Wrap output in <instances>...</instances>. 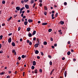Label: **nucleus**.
<instances>
[{"label": "nucleus", "instance_id": "29", "mask_svg": "<svg viewBox=\"0 0 78 78\" xmlns=\"http://www.w3.org/2000/svg\"><path fill=\"white\" fill-rule=\"evenodd\" d=\"M4 74H5L4 72H2L0 73V75H3Z\"/></svg>", "mask_w": 78, "mask_h": 78}, {"label": "nucleus", "instance_id": "21", "mask_svg": "<svg viewBox=\"0 0 78 78\" xmlns=\"http://www.w3.org/2000/svg\"><path fill=\"white\" fill-rule=\"evenodd\" d=\"M44 9L45 10H47V9H48L47 8V7L46 6H45L44 7Z\"/></svg>", "mask_w": 78, "mask_h": 78}, {"label": "nucleus", "instance_id": "39", "mask_svg": "<svg viewBox=\"0 0 78 78\" xmlns=\"http://www.w3.org/2000/svg\"><path fill=\"white\" fill-rule=\"evenodd\" d=\"M58 13H56L55 15V17H56L57 16H58Z\"/></svg>", "mask_w": 78, "mask_h": 78}, {"label": "nucleus", "instance_id": "20", "mask_svg": "<svg viewBox=\"0 0 78 78\" xmlns=\"http://www.w3.org/2000/svg\"><path fill=\"white\" fill-rule=\"evenodd\" d=\"M35 73H37V69H36L34 71Z\"/></svg>", "mask_w": 78, "mask_h": 78}, {"label": "nucleus", "instance_id": "16", "mask_svg": "<svg viewBox=\"0 0 78 78\" xmlns=\"http://www.w3.org/2000/svg\"><path fill=\"white\" fill-rule=\"evenodd\" d=\"M24 24L25 25H27V24H28V21H26L24 22Z\"/></svg>", "mask_w": 78, "mask_h": 78}, {"label": "nucleus", "instance_id": "10", "mask_svg": "<svg viewBox=\"0 0 78 78\" xmlns=\"http://www.w3.org/2000/svg\"><path fill=\"white\" fill-rule=\"evenodd\" d=\"M64 75L65 77H66V76H67V71H65L64 72Z\"/></svg>", "mask_w": 78, "mask_h": 78}, {"label": "nucleus", "instance_id": "36", "mask_svg": "<svg viewBox=\"0 0 78 78\" xmlns=\"http://www.w3.org/2000/svg\"><path fill=\"white\" fill-rule=\"evenodd\" d=\"M24 1L25 3H27V2H28V0H24Z\"/></svg>", "mask_w": 78, "mask_h": 78}, {"label": "nucleus", "instance_id": "8", "mask_svg": "<svg viewBox=\"0 0 78 78\" xmlns=\"http://www.w3.org/2000/svg\"><path fill=\"white\" fill-rule=\"evenodd\" d=\"M28 22H29V23H31V22H33V20L31 19H29L28 20Z\"/></svg>", "mask_w": 78, "mask_h": 78}, {"label": "nucleus", "instance_id": "40", "mask_svg": "<svg viewBox=\"0 0 78 78\" xmlns=\"http://www.w3.org/2000/svg\"><path fill=\"white\" fill-rule=\"evenodd\" d=\"M14 18H16V17H17V15H14Z\"/></svg>", "mask_w": 78, "mask_h": 78}, {"label": "nucleus", "instance_id": "56", "mask_svg": "<svg viewBox=\"0 0 78 78\" xmlns=\"http://www.w3.org/2000/svg\"><path fill=\"white\" fill-rule=\"evenodd\" d=\"M21 17H23V14L22 13L21 15Z\"/></svg>", "mask_w": 78, "mask_h": 78}, {"label": "nucleus", "instance_id": "50", "mask_svg": "<svg viewBox=\"0 0 78 78\" xmlns=\"http://www.w3.org/2000/svg\"><path fill=\"white\" fill-rule=\"evenodd\" d=\"M21 3L23 4V3H24V1H23V0H22L21 1Z\"/></svg>", "mask_w": 78, "mask_h": 78}, {"label": "nucleus", "instance_id": "12", "mask_svg": "<svg viewBox=\"0 0 78 78\" xmlns=\"http://www.w3.org/2000/svg\"><path fill=\"white\" fill-rule=\"evenodd\" d=\"M28 36L30 37H32V34L31 33L29 34H28Z\"/></svg>", "mask_w": 78, "mask_h": 78}, {"label": "nucleus", "instance_id": "64", "mask_svg": "<svg viewBox=\"0 0 78 78\" xmlns=\"http://www.w3.org/2000/svg\"><path fill=\"white\" fill-rule=\"evenodd\" d=\"M73 61H76V59H75V58H73Z\"/></svg>", "mask_w": 78, "mask_h": 78}, {"label": "nucleus", "instance_id": "33", "mask_svg": "<svg viewBox=\"0 0 78 78\" xmlns=\"http://www.w3.org/2000/svg\"><path fill=\"white\" fill-rule=\"evenodd\" d=\"M2 4H5V1L4 0L2 1Z\"/></svg>", "mask_w": 78, "mask_h": 78}, {"label": "nucleus", "instance_id": "19", "mask_svg": "<svg viewBox=\"0 0 78 78\" xmlns=\"http://www.w3.org/2000/svg\"><path fill=\"white\" fill-rule=\"evenodd\" d=\"M43 44H44V45H46L47 44V42L46 41H44L43 42Z\"/></svg>", "mask_w": 78, "mask_h": 78}, {"label": "nucleus", "instance_id": "25", "mask_svg": "<svg viewBox=\"0 0 78 78\" xmlns=\"http://www.w3.org/2000/svg\"><path fill=\"white\" fill-rule=\"evenodd\" d=\"M34 66H32L31 67V69H32V70H34Z\"/></svg>", "mask_w": 78, "mask_h": 78}, {"label": "nucleus", "instance_id": "5", "mask_svg": "<svg viewBox=\"0 0 78 78\" xmlns=\"http://www.w3.org/2000/svg\"><path fill=\"white\" fill-rule=\"evenodd\" d=\"M11 38L10 37L8 40V42H9V43H11Z\"/></svg>", "mask_w": 78, "mask_h": 78}, {"label": "nucleus", "instance_id": "46", "mask_svg": "<svg viewBox=\"0 0 78 78\" xmlns=\"http://www.w3.org/2000/svg\"><path fill=\"white\" fill-rule=\"evenodd\" d=\"M23 19H25L26 18V16H23Z\"/></svg>", "mask_w": 78, "mask_h": 78}, {"label": "nucleus", "instance_id": "61", "mask_svg": "<svg viewBox=\"0 0 78 78\" xmlns=\"http://www.w3.org/2000/svg\"><path fill=\"white\" fill-rule=\"evenodd\" d=\"M27 12L28 13H29L30 12V10H27Z\"/></svg>", "mask_w": 78, "mask_h": 78}, {"label": "nucleus", "instance_id": "26", "mask_svg": "<svg viewBox=\"0 0 78 78\" xmlns=\"http://www.w3.org/2000/svg\"><path fill=\"white\" fill-rule=\"evenodd\" d=\"M51 31H52V29H49L48 30V32H51Z\"/></svg>", "mask_w": 78, "mask_h": 78}, {"label": "nucleus", "instance_id": "27", "mask_svg": "<svg viewBox=\"0 0 78 78\" xmlns=\"http://www.w3.org/2000/svg\"><path fill=\"white\" fill-rule=\"evenodd\" d=\"M3 37V36L2 35H1L0 36V39L1 40H2V38Z\"/></svg>", "mask_w": 78, "mask_h": 78}, {"label": "nucleus", "instance_id": "6", "mask_svg": "<svg viewBox=\"0 0 78 78\" xmlns=\"http://www.w3.org/2000/svg\"><path fill=\"white\" fill-rule=\"evenodd\" d=\"M36 61H34L33 62V66H36Z\"/></svg>", "mask_w": 78, "mask_h": 78}, {"label": "nucleus", "instance_id": "28", "mask_svg": "<svg viewBox=\"0 0 78 78\" xmlns=\"http://www.w3.org/2000/svg\"><path fill=\"white\" fill-rule=\"evenodd\" d=\"M29 43V44L30 45H32V42H31V41H30Z\"/></svg>", "mask_w": 78, "mask_h": 78}, {"label": "nucleus", "instance_id": "62", "mask_svg": "<svg viewBox=\"0 0 78 78\" xmlns=\"http://www.w3.org/2000/svg\"><path fill=\"white\" fill-rule=\"evenodd\" d=\"M62 60H64L65 59V58L64 57L62 58Z\"/></svg>", "mask_w": 78, "mask_h": 78}, {"label": "nucleus", "instance_id": "41", "mask_svg": "<svg viewBox=\"0 0 78 78\" xmlns=\"http://www.w3.org/2000/svg\"><path fill=\"white\" fill-rule=\"evenodd\" d=\"M49 64L51 66L52 65V62H49Z\"/></svg>", "mask_w": 78, "mask_h": 78}, {"label": "nucleus", "instance_id": "2", "mask_svg": "<svg viewBox=\"0 0 78 78\" xmlns=\"http://www.w3.org/2000/svg\"><path fill=\"white\" fill-rule=\"evenodd\" d=\"M12 52L13 53H14V55H16V50H13Z\"/></svg>", "mask_w": 78, "mask_h": 78}, {"label": "nucleus", "instance_id": "44", "mask_svg": "<svg viewBox=\"0 0 78 78\" xmlns=\"http://www.w3.org/2000/svg\"><path fill=\"white\" fill-rule=\"evenodd\" d=\"M39 2L40 3H42V0H39Z\"/></svg>", "mask_w": 78, "mask_h": 78}, {"label": "nucleus", "instance_id": "17", "mask_svg": "<svg viewBox=\"0 0 78 78\" xmlns=\"http://www.w3.org/2000/svg\"><path fill=\"white\" fill-rule=\"evenodd\" d=\"M64 21H60V24L61 25H63L64 24Z\"/></svg>", "mask_w": 78, "mask_h": 78}, {"label": "nucleus", "instance_id": "49", "mask_svg": "<svg viewBox=\"0 0 78 78\" xmlns=\"http://www.w3.org/2000/svg\"><path fill=\"white\" fill-rule=\"evenodd\" d=\"M20 14H22V11L20 10Z\"/></svg>", "mask_w": 78, "mask_h": 78}, {"label": "nucleus", "instance_id": "58", "mask_svg": "<svg viewBox=\"0 0 78 78\" xmlns=\"http://www.w3.org/2000/svg\"><path fill=\"white\" fill-rule=\"evenodd\" d=\"M10 78V76H7V78Z\"/></svg>", "mask_w": 78, "mask_h": 78}, {"label": "nucleus", "instance_id": "63", "mask_svg": "<svg viewBox=\"0 0 78 78\" xmlns=\"http://www.w3.org/2000/svg\"><path fill=\"white\" fill-rule=\"evenodd\" d=\"M25 75V72H24L23 73V76H24Z\"/></svg>", "mask_w": 78, "mask_h": 78}, {"label": "nucleus", "instance_id": "11", "mask_svg": "<svg viewBox=\"0 0 78 78\" xmlns=\"http://www.w3.org/2000/svg\"><path fill=\"white\" fill-rule=\"evenodd\" d=\"M34 0H30V4H33L34 3Z\"/></svg>", "mask_w": 78, "mask_h": 78}, {"label": "nucleus", "instance_id": "9", "mask_svg": "<svg viewBox=\"0 0 78 78\" xmlns=\"http://www.w3.org/2000/svg\"><path fill=\"white\" fill-rule=\"evenodd\" d=\"M36 31L35 30L34 31L32 34L33 36H34V35H35L36 34Z\"/></svg>", "mask_w": 78, "mask_h": 78}, {"label": "nucleus", "instance_id": "3", "mask_svg": "<svg viewBox=\"0 0 78 78\" xmlns=\"http://www.w3.org/2000/svg\"><path fill=\"white\" fill-rule=\"evenodd\" d=\"M25 7L26 9H29V5H26Z\"/></svg>", "mask_w": 78, "mask_h": 78}, {"label": "nucleus", "instance_id": "32", "mask_svg": "<svg viewBox=\"0 0 78 78\" xmlns=\"http://www.w3.org/2000/svg\"><path fill=\"white\" fill-rule=\"evenodd\" d=\"M25 55H22V58H25Z\"/></svg>", "mask_w": 78, "mask_h": 78}, {"label": "nucleus", "instance_id": "30", "mask_svg": "<svg viewBox=\"0 0 78 78\" xmlns=\"http://www.w3.org/2000/svg\"><path fill=\"white\" fill-rule=\"evenodd\" d=\"M21 29V27H18V31H20V30Z\"/></svg>", "mask_w": 78, "mask_h": 78}, {"label": "nucleus", "instance_id": "57", "mask_svg": "<svg viewBox=\"0 0 78 78\" xmlns=\"http://www.w3.org/2000/svg\"><path fill=\"white\" fill-rule=\"evenodd\" d=\"M5 24L3 23L2 24V26H5Z\"/></svg>", "mask_w": 78, "mask_h": 78}, {"label": "nucleus", "instance_id": "60", "mask_svg": "<svg viewBox=\"0 0 78 78\" xmlns=\"http://www.w3.org/2000/svg\"><path fill=\"white\" fill-rule=\"evenodd\" d=\"M51 47L52 48H55V46H52Z\"/></svg>", "mask_w": 78, "mask_h": 78}, {"label": "nucleus", "instance_id": "45", "mask_svg": "<svg viewBox=\"0 0 78 78\" xmlns=\"http://www.w3.org/2000/svg\"><path fill=\"white\" fill-rule=\"evenodd\" d=\"M30 41V40H27V43H29Z\"/></svg>", "mask_w": 78, "mask_h": 78}, {"label": "nucleus", "instance_id": "14", "mask_svg": "<svg viewBox=\"0 0 78 78\" xmlns=\"http://www.w3.org/2000/svg\"><path fill=\"white\" fill-rule=\"evenodd\" d=\"M48 23H42V25H46Z\"/></svg>", "mask_w": 78, "mask_h": 78}, {"label": "nucleus", "instance_id": "38", "mask_svg": "<svg viewBox=\"0 0 78 78\" xmlns=\"http://www.w3.org/2000/svg\"><path fill=\"white\" fill-rule=\"evenodd\" d=\"M18 59H19V60H20V59H21V57H20V56H19L18 57Z\"/></svg>", "mask_w": 78, "mask_h": 78}, {"label": "nucleus", "instance_id": "37", "mask_svg": "<svg viewBox=\"0 0 78 78\" xmlns=\"http://www.w3.org/2000/svg\"><path fill=\"white\" fill-rule=\"evenodd\" d=\"M39 6H40V7H41V6H42V4L41 3H40Z\"/></svg>", "mask_w": 78, "mask_h": 78}, {"label": "nucleus", "instance_id": "42", "mask_svg": "<svg viewBox=\"0 0 78 78\" xmlns=\"http://www.w3.org/2000/svg\"><path fill=\"white\" fill-rule=\"evenodd\" d=\"M37 58H38V59H40V57L39 56H37Z\"/></svg>", "mask_w": 78, "mask_h": 78}, {"label": "nucleus", "instance_id": "23", "mask_svg": "<svg viewBox=\"0 0 78 78\" xmlns=\"http://www.w3.org/2000/svg\"><path fill=\"white\" fill-rule=\"evenodd\" d=\"M70 54H71V52L69 51L67 53L68 55H70Z\"/></svg>", "mask_w": 78, "mask_h": 78}, {"label": "nucleus", "instance_id": "18", "mask_svg": "<svg viewBox=\"0 0 78 78\" xmlns=\"http://www.w3.org/2000/svg\"><path fill=\"white\" fill-rule=\"evenodd\" d=\"M35 54H38L39 53V51L38 50H36L35 51Z\"/></svg>", "mask_w": 78, "mask_h": 78}, {"label": "nucleus", "instance_id": "51", "mask_svg": "<svg viewBox=\"0 0 78 78\" xmlns=\"http://www.w3.org/2000/svg\"><path fill=\"white\" fill-rule=\"evenodd\" d=\"M67 2H65L64 3V5H67Z\"/></svg>", "mask_w": 78, "mask_h": 78}, {"label": "nucleus", "instance_id": "15", "mask_svg": "<svg viewBox=\"0 0 78 78\" xmlns=\"http://www.w3.org/2000/svg\"><path fill=\"white\" fill-rule=\"evenodd\" d=\"M12 45L13 46V47H15V43L14 42H12Z\"/></svg>", "mask_w": 78, "mask_h": 78}, {"label": "nucleus", "instance_id": "47", "mask_svg": "<svg viewBox=\"0 0 78 78\" xmlns=\"http://www.w3.org/2000/svg\"><path fill=\"white\" fill-rule=\"evenodd\" d=\"M36 37H34L33 38V40H34V41H36Z\"/></svg>", "mask_w": 78, "mask_h": 78}, {"label": "nucleus", "instance_id": "54", "mask_svg": "<svg viewBox=\"0 0 78 78\" xmlns=\"http://www.w3.org/2000/svg\"><path fill=\"white\" fill-rule=\"evenodd\" d=\"M55 47H56L57 46V44H55L54 45Z\"/></svg>", "mask_w": 78, "mask_h": 78}, {"label": "nucleus", "instance_id": "31", "mask_svg": "<svg viewBox=\"0 0 78 78\" xmlns=\"http://www.w3.org/2000/svg\"><path fill=\"white\" fill-rule=\"evenodd\" d=\"M36 3H34V5H33V8H34V7L36 5Z\"/></svg>", "mask_w": 78, "mask_h": 78}, {"label": "nucleus", "instance_id": "13", "mask_svg": "<svg viewBox=\"0 0 78 78\" xmlns=\"http://www.w3.org/2000/svg\"><path fill=\"white\" fill-rule=\"evenodd\" d=\"M54 14H52L51 17H52V19H54L55 18V17H53V16H54Z\"/></svg>", "mask_w": 78, "mask_h": 78}, {"label": "nucleus", "instance_id": "59", "mask_svg": "<svg viewBox=\"0 0 78 78\" xmlns=\"http://www.w3.org/2000/svg\"><path fill=\"white\" fill-rule=\"evenodd\" d=\"M68 44H70V41H69L68 42Z\"/></svg>", "mask_w": 78, "mask_h": 78}, {"label": "nucleus", "instance_id": "34", "mask_svg": "<svg viewBox=\"0 0 78 78\" xmlns=\"http://www.w3.org/2000/svg\"><path fill=\"white\" fill-rule=\"evenodd\" d=\"M47 12H44V15H45V16H46L47 15Z\"/></svg>", "mask_w": 78, "mask_h": 78}, {"label": "nucleus", "instance_id": "1", "mask_svg": "<svg viewBox=\"0 0 78 78\" xmlns=\"http://www.w3.org/2000/svg\"><path fill=\"white\" fill-rule=\"evenodd\" d=\"M20 9V7L19 6H17L16 7V9L17 11H19Z\"/></svg>", "mask_w": 78, "mask_h": 78}, {"label": "nucleus", "instance_id": "52", "mask_svg": "<svg viewBox=\"0 0 78 78\" xmlns=\"http://www.w3.org/2000/svg\"><path fill=\"white\" fill-rule=\"evenodd\" d=\"M12 34V33H10V34H9V36H11Z\"/></svg>", "mask_w": 78, "mask_h": 78}, {"label": "nucleus", "instance_id": "35", "mask_svg": "<svg viewBox=\"0 0 78 78\" xmlns=\"http://www.w3.org/2000/svg\"><path fill=\"white\" fill-rule=\"evenodd\" d=\"M39 72H41V73H42V70L41 69H40L39 70Z\"/></svg>", "mask_w": 78, "mask_h": 78}, {"label": "nucleus", "instance_id": "53", "mask_svg": "<svg viewBox=\"0 0 78 78\" xmlns=\"http://www.w3.org/2000/svg\"><path fill=\"white\" fill-rule=\"evenodd\" d=\"M62 31V30H58V32H59V33H60Z\"/></svg>", "mask_w": 78, "mask_h": 78}, {"label": "nucleus", "instance_id": "48", "mask_svg": "<svg viewBox=\"0 0 78 78\" xmlns=\"http://www.w3.org/2000/svg\"><path fill=\"white\" fill-rule=\"evenodd\" d=\"M48 58H51V55H48Z\"/></svg>", "mask_w": 78, "mask_h": 78}, {"label": "nucleus", "instance_id": "24", "mask_svg": "<svg viewBox=\"0 0 78 78\" xmlns=\"http://www.w3.org/2000/svg\"><path fill=\"white\" fill-rule=\"evenodd\" d=\"M12 17L10 16L9 18V19L8 20V21H9V20H11V19H12Z\"/></svg>", "mask_w": 78, "mask_h": 78}, {"label": "nucleus", "instance_id": "4", "mask_svg": "<svg viewBox=\"0 0 78 78\" xmlns=\"http://www.w3.org/2000/svg\"><path fill=\"white\" fill-rule=\"evenodd\" d=\"M31 30V28L30 27H28L27 29V31L28 32H29Z\"/></svg>", "mask_w": 78, "mask_h": 78}, {"label": "nucleus", "instance_id": "55", "mask_svg": "<svg viewBox=\"0 0 78 78\" xmlns=\"http://www.w3.org/2000/svg\"><path fill=\"white\" fill-rule=\"evenodd\" d=\"M51 41H53V38H51Z\"/></svg>", "mask_w": 78, "mask_h": 78}, {"label": "nucleus", "instance_id": "43", "mask_svg": "<svg viewBox=\"0 0 78 78\" xmlns=\"http://www.w3.org/2000/svg\"><path fill=\"white\" fill-rule=\"evenodd\" d=\"M41 55H42V56H43V55H44V53L43 52H41Z\"/></svg>", "mask_w": 78, "mask_h": 78}, {"label": "nucleus", "instance_id": "22", "mask_svg": "<svg viewBox=\"0 0 78 78\" xmlns=\"http://www.w3.org/2000/svg\"><path fill=\"white\" fill-rule=\"evenodd\" d=\"M25 9V7H23L21 9H20V10L21 11H22L23 9Z\"/></svg>", "mask_w": 78, "mask_h": 78}, {"label": "nucleus", "instance_id": "7", "mask_svg": "<svg viewBox=\"0 0 78 78\" xmlns=\"http://www.w3.org/2000/svg\"><path fill=\"white\" fill-rule=\"evenodd\" d=\"M38 45H39V44H35L34 47H35V48H37V47H38Z\"/></svg>", "mask_w": 78, "mask_h": 78}]
</instances>
